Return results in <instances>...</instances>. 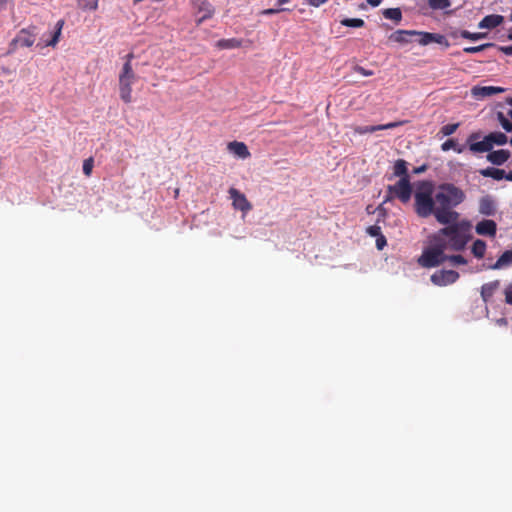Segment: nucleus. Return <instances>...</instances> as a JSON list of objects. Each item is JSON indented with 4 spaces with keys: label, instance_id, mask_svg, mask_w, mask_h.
Listing matches in <instances>:
<instances>
[{
    "label": "nucleus",
    "instance_id": "obj_1",
    "mask_svg": "<svg viewBox=\"0 0 512 512\" xmlns=\"http://www.w3.org/2000/svg\"><path fill=\"white\" fill-rule=\"evenodd\" d=\"M471 230V223L461 220L429 235L418 264L424 268L438 267L446 261L453 266L466 265L468 261L462 255H449L448 252L463 251L472 238Z\"/></svg>",
    "mask_w": 512,
    "mask_h": 512
},
{
    "label": "nucleus",
    "instance_id": "obj_2",
    "mask_svg": "<svg viewBox=\"0 0 512 512\" xmlns=\"http://www.w3.org/2000/svg\"><path fill=\"white\" fill-rule=\"evenodd\" d=\"M415 212L421 218L431 215L438 223L446 226L459 223V213L453 209L465 200V193L454 184L445 183L434 186L430 181H422L418 184L414 194Z\"/></svg>",
    "mask_w": 512,
    "mask_h": 512
},
{
    "label": "nucleus",
    "instance_id": "obj_3",
    "mask_svg": "<svg viewBox=\"0 0 512 512\" xmlns=\"http://www.w3.org/2000/svg\"><path fill=\"white\" fill-rule=\"evenodd\" d=\"M413 36L417 37L416 41L422 46L429 45L433 42L438 44H448L445 36L441 34L416 30H397L393 32L389 38L394 42L406 44L411 42V37Z\"/></svg>",
    "mask_w": 512,
    "mask_h": 512
},
{
    "label": "nucleus",
    "instance_id": "obj_4",
    "mask_svg": "<svg viewBox=\"0 0 512 512\" xmlns=\"http://www.w3.org/2000/svg\"><path fill=\"white\" fill-rule=\"evenodd\" d=\"M133 54L129 53L126 55V61L123 64V67L119 73L118 82H119V96L120 99L124 103L132 102V85L137 80V75L133 71L131 60L133 58Z\"/></svg>",
    "mask_w": 512,
    "mask_h": 512
},
{
    "label": "nucleus",
    "instance_id": "obj_5",
    "mask_svg": "<svg viewBox=\"0 0 512 512\" xmlns=\"http://www.w3.org/2000/svg\"><path fill=\"white\" fill-rule=\"evenodd\" d=\"M39 36V30L36 26H30L18 32L9 45L8 53H14L18 48L31 47Z\"/></svg>",
    "mask_w": 512,
    "mask_h": 512
},
{
    "label": "nucleus",
    "instance_id": "obj_6",
    "mask_svg": "<svg viewBox=\"0 0 512 512\" xmlns=\"http://www.w3.org/2000/svg\"><path fill=\"white\" fill-rule=\"evenodd\" d=\"M388 192L400 199L401 202L407 203L412 195V187L408 177H402L394 184L388 186Z\"/></svg>",
    "mask_w": 512,
    "mask_h": 512
},
{
    "label": "nucleus",
    "instance_id": "obj_7",
    "mask_svg": "<svg viewBox=\"0 0 512 512\" xmlns=\"http://www.w3.org/2000/svg\"><path fill=\"white\" fill-rule=\"evenodd\" d=\"M63 25H64V21L59 20L56 23L54 30L45 32L41 35L39 34V36L37 37L38 42H37L36 46L40 47V48H44V47H48V46H52V47L56 46V44L59 41Z\"/></svg>",
    "mask_w": 512,
    "mask_h": 512
},
{
    "label": "nucleus",
    "instance_id": "obj_8",
    "mask_svg": "<svg viewBox=\"0 0 512 512\" xmlns=\"http://www.w3.org/2000/svg\"><path fill=\"white\" fill-rule=\"evenodd\" d=\"M431 282L436 286H447L459 279V273L455 270H437L431 275Z\"/></svg>",
    "mask_w": 512,
    "mask_h": 512
},
{
    "label": "nucleus",
    "instance_id": "obj_9",
    "mask_svg": "<svg viewBox=\"0 0 512 512\" xmlns=\"http://www.w3.org/2000/svg\"><path fill=\"white\" fill-rule=\"evenodd\" d=\"M229 195L232 200V205L235 209L242 211L243 213H247L251 210L252 206L250 202L247 200L246 196L241 193L236 188L229 189Z\"/></svg>",
    "mask_w": 512,
    "mask_h": 512
},
{
    "label": "nucleus",
    "instance_id": "obj_10",
    "mask_svg": "<svg viewBox=\"0 0 512 512\" xmlns=\"http://www.w3.org/2000/svg\"><path fill=\"white\" fill-rule=\"evenodd\" d=\"M479 138V135L476 133L471 134L468 137L467 142L469 143V150L473 153H484L489 152L492 150V145L487 137V135L484 137L481 141H475Z\"/></svg>",
    "mask_w": 512,
    "mask_h": 512
},
{
    "label": "nucleus",
    "instance_id": "obj_11",
    "mask_svg": "<svg viewBox=\"0 0 512 512\" xmlns=\"http://www.w3.org/2000/svg\"><path fill=\"white\" fill-rule=\"evenodd\" d=\"M505 91V88L498 86H474L471 89V95L475 99L480 100Z\"/></svg>",
    "mask_w": 512,
    "mask_h": 512
},
{
    "label": "nucleus",
    "instance_id": "obj_12",
    "mask_svg": "<svg viewBox=\"0 0 512 512\" xmlns=\"http://www.w3.org/2000/svg\"><path fill=\"white\" fill-rule=\"evenodd\" d=\"M475 232L481 236L495 237L497 224L494 220L484 219L476 224Z\"/></svg>",
    "mask_w": 512,
    "mask_h": 512
},
{
    "label": "nucleus",
    "instance_id": "obj_13",
    "mask_svg": "<svg viewBox=\"0 0 512 512\" xmlns=\"http://www.w3.org/2000/svg\"><path fill=\"white\" fill-rule=\"evenodd\" d=\"M479 213L484 216H493L496 213V202L495 200L487 195L479 201Z\"/></svg>",
    "mask_w": 512,
    "mask_h": 512
},
{
    "label": "nucleus",
    "instance_id": "obj_14",
    "mask_svg": "<svg viewBox=\"0 0 512 512\" xmlns=\"http://www.w3.org/2000/svg\"><path fill=\"white\" fill-rule=\"evenodd\" d=\"M195 6L198 10V13L199 14H202L198 19H197V23L200 24L202 23L204 20L212 17L213 13H214V8L213 6L207 2L206 0H198L196 3H195Z\"/></svg>",
    "mask_w": 512,
    "mask_h": 512
},
{
    "label": "nucleus",
    "instance_id": "obj_15",
    "mask_svg": "<svg viewBox=\"0 0 512 512\" xmlns=\"http://www.w3.org/2000/svg\"><path fill=\"white\" fill-rule=\"evenodd\" d=\"M229 152L240 159H247L250 157V152L243 142L233 141L227 146Z\"/></svg>",
    "mask_w": 512,
    "mask_h": 512
},
{
    "label": "nucleus",
    "instance_id": "obj_16",
    "mask_svg": "<svg viewBox=\"0 0 512 512\" xmlns=\"http://www.w3.org/2000/svg\"><path fill=\"white\" fill-rule=\"evenodd\" d=\"M500 287V281L494 280L481 286L480 295L483 302L488 303Z\"/></svg>",
    "mask_w": 512,
    "mask_h": 512
},
{
    "label": "nucleus",
    "instance_id": "obj_17",
    "mask_svg": "<svg viewBox=\"0 0 512 512\" xmlns=\"http://www.w3.org/2000/svg\"><path fill=\"white\" fill-rule=\"evenodd\" d=\"M504 21V17L497 14H491L485 16L478 24V28L480 29H493Z\"/></svg>",
    "mask_w": 512,
    "mask_h": 512
},
{
    "label": "nucleus",
    "instance_id": "obj_18",
    "mask_svg": "<svg viewBox=\"0 0 512 512\" xmlns=\"http://www.w3.org/2000/svg\"><path fill=\"white\" fill-rule=\"evenodd\" d=\"M510 158V152L508 150H496L490 151L487 155V160L494 165H502Z\"/></svg>",
    "mask_w": 512,
    "mask_h": 512
},
{
    "label": "nucleus",
    "instance_id": "obj_19",
    "mask_svg": "<svg viewBox=\"0 0 512 512\" xmlns=\"http://www.w3.org/2000/svg\"><path fill=\"white\" fill-rule=\"evenodd\" d=\"M512 263V250H506L497 261L488 268L492 270H500L510 266Z\"/></svg>",
    "mask_w": 512,
    "mask_h": 512
},
{
    "label": "nucleus",
    "instance_id": "obj_20",
    "mask_svg": "<svg viewBox=\"0 0 512 512\" xmlns=\"http://www.w3.org/2000/svg\"><path fill=\"white\" fill-rule=\"evenodd\" d=\"M480 174L484 177H490L494 180H502L506 177V172L503 169H498L494 167H487L485 169L480 170Z\"/></svg>",
    "mask_w": 512,
    "mask_h": 512
},
{
    "label": "nucleus",
    "instance_id": "obj_21",
    "mask_svg": "<svg viewBox=\"0 0 512 512\" xmlns=\"http://www.w3.org/2000/svg\"><path fill=\"white\" fill-rule=\"evenodd\" d=\"M486 248V243L481 239H477L474 241L471 251L476 258L481 259L485 255Z\"/></svg>",
    "mask_w": 512,
    "mask_h": 512
},
{
    "label": "nucleus",
    "instance_id": "obj_22",
    "mask_svg": "<svg viewBox=\"0 0 512 512\" xmlns=\"http://www.w3.org/2000/svg\"><path fill=\"white\" fill-rule=\"evenodd\" d=\"M216 46L220 49H234L241 46V41L236 38L221 39L217 41Z\"/></svg>",
    "mask_w": 512,
    "mask_h": 512
},
{
    "label": "nucleus",
    "instance_id": "obj_23",
    "mask_svg": "<svg viewBox=\"0 0 512 512\" xmlns=\"http://www.w3.org/2000/svg\"><path fill=\"white\" fill-rule=\"evenodd\" d=\"M383 16L386 19L399 23L402 20V11L400 8H388L383 10Z\"/></svg>",
    "mask_w": 512,
    "mask_h": 512
},
{
    "label": "nucleus",
    "instance_id": "obj_24",
    "mask_svg": "<svg viewBox=\"0 0 512 512\" xmlns=\"http://www.w3.org/2000/svg\"><path fill=\"white\" fill-rule=\"evenodd\" d=\"M441 149L444 152L453 149L455 152L460 154L464 151L465 147L463 145L458 144L457 141L454 139H448L442 143Z\"/></svg>",
    "mask_w": 512,
    "mask_h": 512
},
{
    "label": "nucleus",
    "instance_id": "obj_25",
    "mask_svg": "<svg viewBox=\"0 0 512 512\" xmlns=\"http://www.w3.org/2000/svg\"><path fill=\"white\" fill-rule=\"evenodd\" d=\"M491 145H504L508 142L507 136L502 132H493L487 135Z\"/></svg>",
    "mask_w": 512,
    "mask_h": 512
},
{
    "label": "nucleus",
    "instance_id": "obj_26",
    "mask_svg": "<svg viewBox=\"0 0 512 512\" xmlns=\"http://www.w3.org/2000/svg\"><path fill=\"white\" fill-rule=\"evenodd\" d=\"M394 175L399 177H408L407 176V163L402 159H398L393 167Z\"/></svg>",
    "mask_w": 512,
    "mask_h": 512
},
{
    "label": "nucleus",
    "instance_id": "obj_27",
    "mask_svg": "<svg viewBox=\"0 0 512 512\" xmlns=\"http://www.w3.org/2000/svg\"><path fill=\"white\" fill-rule=\"evenodd\" d=\"M432 10H447L451 6V0H428Z\"/></svg>",
    "mask_w": 512,
    "mask_h": 512
},
{
    "label": "nucleus",
    "instance_id": "obj_28",
    "mask_svg": "<svg viewBox=\"0 0 512 512\" xmlns=\"http://www.w3.org/2000/svg\"><path fill=\"white\" fill-rule=\"evenodd\" d=\"M99 0H78V7L84 11H94L98 8Z\"/></svg>",
    "mask_w": 512,
    "mask_h": 512
},
{
    "label": "nucleus",
    "instance_id": "obj_29",
    "mask_svg": "<svg viewBox=\"0 0 512 512\" xmlns=\"http://www.w3.org/2000/svg\"><path fill=\"white\" fill-rule=\"evenodd\" d=\"M495 44L493 43H484L479 46H468L463 49L464 53L466 54H475L481 51H484L487 48L494 47Z\"/></svg>",
    "mask_w": 512,
    "mask_h": 512
},
{
    "label": "nucleus",
    "instance_id": "obj_30",
    "mask_svg": "<svg viewBox=\"0 0 512 512\" xmlns=\"http://www.w3.org/2000/svg\"><path fill=\"white\" fill-rule=\"evenodd\" d=\"M460 36L464 39H468L471 41H477V40L485 38L486 33H479V32L473 33V32L467 31V30H463V31H461Z\"/></svg>",
    "mask_w": 512,
    "mask_h": 512
},
{
    "label": "nucleus",
    "instance_id": "obj_31",
    "mask_svg": "<svg viewBox=\"0 0 512 512\" xmlns=\"http://www.w3.org/2000/svg\"><path fill=\"white\" fill-rule=\"evenodd\" d=\"M341 24L346 27L359 28L364 26V21L360 18H345L341 21Z\"/></svg>",
    "mask_w": 512,
    "mask_h": 512
},
{
    "label": "nucleus",
    "instance_id": "obj_32",
    "mask_svg": "<svg viewBox=\"0 0 512 512\" xmlns=\"http://www.w3.org/2000/svg\"><path fill=\"white\" fill-rule=\"evenodd\" d=\"M497 120L505 131L512 132V123L502 112L497 113Z\"/></svg>",
    "mask_w": 512,
    "mask_h": 512
},
{
    "label": "nucleus",
    "instance_id": "obj_33",
    "mask_svg": "<svg viewBox=\"0 0 512 512\" xmlns=\"http://www.w3.org/2000/svg\"><path fill=\"white\" fill-rule=\"evenodd\" d=\"M354 132L359 135H364L367 133H373L376 131H379L378 125H371V126H355L353 128Z\"/></svg>",
    "mask_w": 512,
    "mask_h": 512
},
{
    "label": "nucleus",
    "instance_id": "obj_34",
    "mask_svg": "<svg viewBox=\"0 0 512 512\" xmlns=\"http://www.w3.org/2000/svg\"><path fill=\"white\" fill-rule=\"evenodd\" d=\"M458 127H459L458 123L444 125L441 128V133L444 136H450L458 129Z\"/></svg>",
    "mask_w": 512,
    "mask_h": 512
},
{
    "label": "nucleus",
    "instance_id": "obj_35",
    "mask_svg": "<svg viewBox=\"0 0 512 512\" xmlns=\"http://www.w3.org/2000/svg\"><path fill=\"white\" fill-rule=\"evenodd\" d=\"M503 294L505 296V303L512 305V282L505 286L503 289Z\"/></svg>",
    "mask_w": 512,
    "mask_h": 512
},
{
    "label": "nucleus",
    "instance_id": "obj_36",
    "mask_svg": "<svg viewBox=\"0 0 512 512\" xmlns=\"http://www.w3.org/2000/svg\"><path fill=\"white\" fill-rule=\"evenodd\" d=\"M283 11H289V9L288 8H284V7H279L278 5L275 4L274 8H269V9L263 10L262 14L263 15H273V14H277V13H280V12H283Z\"/></svg>",
    "mask_w": 512,
    "mask_h": 512
},
{
    "label": "nucleus",
    "instance_id": "obj_37",
    "mask_svg": "<svg viewBox=\"0 0 512 512\" xmlns=\"http://www.w3.org/2000/svg\"><path fill=\"white\" fill-rule=\"evenodd\" d=\"M93 169V159H86L83 163V172L86 176H89Z\"/></svg>",
    "mask_w": 512,
    "mask_h": 512
},
{
    "label": "nucleus",
    "instance_id": "obj_38",
    "mask_svg": "<svg viewBox=\"0 0 512 512\" xmlns=\"http://www.w3.org/2000/svg\"><path fill=\"white\" fill-rule=\"evenodd\" d=\"M402 123L403 122H401V121H397V122H390V123H387V124L378 125L379 131L380 130H388V129L396 128V127L402 125Z\"/></svg>",
    "mask_w": 512,
    "mask_h": 512
},
{
    "label": "nucleus",
    "instance_id": "obj_39",
    "mask_svg": "<svg viewBox=\"0 0 512 512\" xmlns=\"http://www.w3.org/2000/svg\"><path fill=\"white\" fill-rule=\"evenodd\" d=\"M367 232L369 235L373 237H379L381 234V228L377 225H373L367 228Z\"/></svg>",
    "mask_w": 512,
    "mask_h": 512
},
{
    "label": "nucleus",
    "instance_id": "obj_40",
    "mask_svg": "<svg viewBox=\"0 0 512 512\" xmlns=\"http://www.w3.org/2000/svg\"><path fill=\"white\" fill-rule=\"evenodd\" d=\"M354 71L359 73V74H361V75H363V76H366V77L367 76H372L374 74L372 70H367L364 67L359 66V65H356L354 67Z\"/></svg>",
    "mask_w": 512,
    "mask_h": 512
},
{
    "label": "nucleus",
    "instance_id": "obj_41",
    "mask_svg": "<svg viewBox=\"0 0 512 512\" xmlns=\"http://www.w3.org/2000/svg\"><path fill=\"white\" fill-rule=\"evenodd\" d=\"M386 245V239L383 235H380L376 239V246L379 250L383 249V247Z\"/></svg>",
    "mask_w": 512,
    "mask_h": 512
},
{
    "label": "nucleus",
    "instance_id": "obj_42",
    "mask_svg": "<svg viewBox=\"0 0 512 512\" xmlns=\"http://www.w3.org/2000/svg\"><path fill=\"white\" fill-rule=\"evenodd\" d=\"M328 0H307V3L314 7H319L320 5L324 4Z\"/></svg>",
    "mask_w": 512,
    "mask_h": 512
},
{
    "label": "nucleus",
    "instance_id": "obj_43",
    "mask_svg": "<svg viewBox=\"0 0 512 512\" xmlns=\"http://www.w3.org/2000/svg\"><path fill=\"white\" fill-rule=\"evenodd\" d=\"M504 54L512 55V45L511 46H502L499 48Z\"/></svg>",
    "mask_w": 512,
    "mask_h": 512
},
{
    "label": "nucleus",
    "instance_id": "obj_44",
    "mask_svg": "<svg viewBox=\"0 0 512 512\" xmlns=\"http://www.w3.org/2000/svg\"><path fill=\"white\" fill-rule=\"evenodd\" d=\"M367 3L372 7H377L380 5L381 0H367Z\"/></svg>",
    "mask_w": 512,
    "mask_h": 512
},
{
    "label": "nucleus",
    "instance_id": "obj_45",
    "mask_svg": "<svg viewBox=\"0 0 512 512\" xmlns=\"http://www.w3.org/2000/svg\"><path fill=\"white\" fill-rule=\"evenodd\" d=\"M496 324L499 326L507 325V319L506 318L497 319Z\"/></svg>",
    "mask_w": 512,
    "mask_h": 512
},
{
    "label": "nucleus",
    "instance_id": "obj_46",
    "mask_svg": "<svg viewBox=\"0 0 512 512\" xmlns=\"http://www.w3.org/2000/svg\"><path fill=\"white\" fill-rule=\"evenodd\" d=\"M288 2H290V0H276V5H278L279 7H282V5H284Z\"/></svg>",
    "mask_w": 512,
    "mask_h": 512
},
{
    "label": "nucleus",
    "instance_id": "obj_47",
    "mask_svg": "<svg viewBox=\"0 0 512 512\" xmlns=\"http://www.w3.org/2000/svg\"><path fill=\"white\" fill-rule=\"evenodd\" d=\"M10 0H0V9L4 8Z\"/></svg>",
    "mask_w": 512,
    "mask_h": 512
},
{
    "label": "nucleus",
    "instance_id": "obj_48",
    "mask_svg": "<svg viewBox=\"0 0 512 512\" xmlns=\"http://www.w3.org/2000/svg\"><path fill=\"white\" fill-rule=\"evenodd\" d=\"M393 197H395V196L393 195V193H389V192H388V195L386 196V198H385L384 202L386 203V202L390 201Z\"/></svg>",
    "mask_w": 512,
    "mask_h": 512
},
{
    "label": "nucleus",
    "instance_id": "obj_49",
    "mask_svg": "<svg viewBox=\"0 0 512 512\" xmlns=\"http://www.w3.org/2000/svg\"><path fill=\"white\" fill-rule=\"evenodd\" d=\"M505 179L508 181H512V170L510 172L506 173Z\"/></svg>",
    "mask_w": 512,
    "mask_h": 512
},
{
    "label": "nucleus",
    "instance_id": "obj_50",
    "mask_svg": "<svg viewBox=\"0 0 512 512\" xmlns=\"http://www.w3.org/2000/svg\"><path fill=\"white\" fill-rule=\"evenodd\" d=\"M425 170V166H421L419 168L416 169V173H421Z\"/></svg>",
    "mask_w": 512,
    "mask_h": 512
},
{
    "label": "nucleus",
    "instance_id": "obj_51",
    "mask_svg": "<svg viewBox=\"0 0 512 512\" xmlns=\"http://www.w3.org/2000/svg\"><path fill=\"white\" fill-rule=\"evenodd\" d=\"M506 102H507L510 106H512V98H508V99L506 100Z\"/></svg>",
    "mask_w": 512,
    "mask_h": 512
},
{
    "label": "nucleus",
    "instance_id": "obj_52",
    "mask_svg": "<svg viewBox=\"0 0 512 512\" xmlns=\"http://www.w3.org/2000/svg\"><path fill=\"white\" fill-rule=\"evenodd\" d=\"M508 39L512 41V32L508 34Z\"/></svg>",
    "mask_w": 512,
    "mask_h": 512
},
{
    "label": "nucleus",
    "instance_id": "obj_53",
    "mask_svg": "<svg viewBox=\"0 0 512 512\" xmlns=\"http://www.w3.org/2000/svg\"><path fill=\"white\" fill-rule=\"evenodd\" d=\"M134 3H140V2H143L144 0H133Z\"/></svg>",
    "mask_w": 512,
    "mask_h": 512
},
{
    "label": "nucleus",
    "instance_id": "obj_54",
    "mask_svg": "<svg viewBox=\"0 0 512 512\" xmlns=\"http://www.w3.org/2000/svg\"><path fill=\"white\" fill-rule=\"evenodd\" d=\"M508 115H509V116H510V118L512 119V110H510V111L508 112Z\"/></svg>",
    "mask_w": 512,
    "mask_h": 512
},
{
    "label": "nucleus",
    "instance_id": "obj_55",
    "mask_svg": "<svg viewBox=\"0 0 512 512\" xmlns=\"http://www.w3.org/2000/svg\"><path fill=\"white\" fill-rule=\"evenodd\" d=\"M510 20L512 21V12H511V15H510Z\"/></svg>",
    "mask_w": 512,
    "mask_h": 512
},
{
    "label": "nucleus",
    "instance_id": "obj_56",
    "mask_svg": "<svg viewBox=\"0 0 512 512\" xmlns=\"http://www.w3.org/2000/svg\"><path fill=\"white\" fill-rule=\"evenodd\" d=\"M510 144L512 145V136H511V139H510Z\"/></svg>",
    "mask_w": 512,
    "mask_h": 512
}]
</instances>
